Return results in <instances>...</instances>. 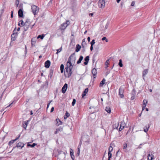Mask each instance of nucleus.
<instances>
[{
  "label": "nucleus",
  "mask_w": 160,
  "mask_h": 160,
  "mask_svg": "<svg viewBox=\"0 0 160 160\" xmlns=\"http://www.w3.org/2000/svg\"><path fill=\"white\" fill-rule=\"evenodd\" d=\"M52 102V101H50V102L49 103H48V105H47V108H48L49 106V105H50V103H51V102Z\"/></svg>",
  "instance_id": "50"
},
{
  "label": "nucleus",
  "mask_w": 160,
  "mask_h": 160,
  "mask_svg": "<svg viewBox=\"0 0 160 160\" xmlns=\"http://www.w3.org/2000/svg\"><path fill=\"white\" fill-rule=\"evenodd\" d=\"M154 158V156L152 154H150L149 153L148 156V160H152Z\"/></svg>",
  "instance_id": "13"
},
{
  "label": "nucleus",
  "mask_w": 160,
  "mask_h": 160,
  "mask_svg": "<svg viewBox=\"0 0 160 160\" xmlns=\"http://www.w3.org/2000/svg\"><path fill=\"white\" fill-rule=\"evenodd\" d=\"M68 88V84L67 83H65L62 87V92L64 93L66 92Z\"/></svg>",
  "instance_id": "8"
},
{
  "label": "nucleus",
  "mask_w": 160,
  "mask_h": 160,
  "mask_svg": "<svg viewBox=\"0 0 160 160\" xmlns=\"http://www.w3.org/2000/svg\"><path fill=\"white\" fill-rule=\"evenodd\" d=\"M127 144L126 143H124L123 145V149H126L127 147Z\"/></svg>",
  "instance_id": "38"
},
{
  "label": "nucleus",
  "mask_w": 160,
  "mask_h": 160,
  "mask_svg": "<svg viewBox=\"0 0 160 160\" xmlns=\"http://www.w3.org/2000/svg\"><path fill=\"white\" fill-rule=\"evenodd\" d=\"M56 120L58 122V121H59L61 123H62V122H61V121L59 119H57Z\"/></svg>",
  "instance_id": "59"
},
{
  "label": "nucleus",
  "mask_w": 160,
  "mask_h": 160,
  "mask_svg": "<svg viewBox=\"0 0 160 160\" xmlns=\"http://www.w3.org/2000/svg\"><path fill=\"white\" fill-rule=\"evenodd\" d=\"M19 4V1H16V4Z\"/></svg>",
  "instance_id": "51"
},
{
  "label": "nucleus",
  "mask_w": 160,
  "mask_h": 160,
  "mask_svg": "<svg viewBox=\"0 0 160 160\" xmlns=\"http://www.w3.org/2000/svg\"><path fill=\"white\" fill-rule=\"evenodd\" d=\"M18 36V33H13L11 35V40L12 41H14L15 40L16 38Z\"/></svg>",
  "instance_id": "10"
},
{
  "label": "nucleus",
  "mask_w": 160,
  "mask_h": 160,
  "mask_svg": "<svg viewBox=\"0 0 160 160\" xmlns=\"http://www.w3.org/2000/svg\"><path fill=\"white\" fill-rule=\"evenodd\" d=\"M89 60V56H87L85 57L84 59V60L85 62H84V63L85 65H87L88 62V61Z\"/></svg>",
  "instance_id": "17"
},
{
  "label": "nucleus",
  "mask_w": 160,
  "mask_h": 160,
  "mask_svg": "<svg viewBox=\"0 0 160 160\" xmlns=\"http://www.w3.org/2000/svg\"><path fill=\"white\" fill-rule=\"evenodd\" d=\"M11 16L12 18H13V13H11Z\"/></svg>",
  "instance_id": "62"
},
{
  "label": "nucleus",
  "mask_w": 160,
  "mask_h": 160,
  "mask_svg": "<svg viewBox=\"0 0 160 160\" xmlns=\"http://www.w3.org/2000/svg\"><path fill=\"white\" fill-rule=\"evenodd\" d=\"M20 135H19L18 137H17L14 140L15 141H17L18 139L20 137Z\"/></svg>",
  "instance_id": "45"
},
{
  "label": "nucleus",
  "mask_w": 160,
  "mask_h": 160,
  "mask_svg": "<svg viewBox=\"0 0 160 160\" xmlns=\"http://www.w3.org/2000/svg\"><path fill=\"white\" fill-rule=\"evenodd\" d=\"M105 110L107 112L109 113H110L111 112V109L109 107H106Z\"/></svg>",
  "instance_id": "21"
},
{
  "label": "nucleus",
  "mask_w": 160,
  "mask_h": 160,
  "mask_svg": "<svg viewBox=\"0 0 160 160\" xmlns=\"http://www.w3.org/2000/svg\"><path fill=\"white\" fill-rule=\"evenodd\" d=\"M92 72L93 79L95 78L97 76V71L96 69L95 68L93 69L92 70Z\"/></svg>",
  "instance_id": "7"
},
{
  "label": "nucleus",
  "mask_w": 160,
  "mask_h": 160,
  "mask_svg": "<svg viewBox=\"0 0 160 160\" xmlns=\"http://www.w3.org/2000/svg\"><path fill=\"white\" fill-rule=\"evenodd\" d=\"M24 144L22 142H19L18 143L17 145V147H21L22 148L24 147Z\"/></svg>",
  "instance_id": "18"
},
{
  "label": "nucleus",
  "mask_w": 160,
  "mask_h": 160,
  "mask_svg": "<svg viewBox=\"0 0 160 160\" xmlns=\"http://www.w3.org/2000/svg\"><path fill=\"white\" fill-rule=\"evenodd\" d=\"M125 125V123L123 122H121L120 125V128H119V131H121L124 128Z\"/></svg>",
  "instance_id": "9"
},
{
  "label": "nucleus",
  "mask_w": 160,
  "mask_h": 160,
  "mask_svg": "<svg viewBox=\"0 0 160 160\" xmlns=\"http://www.w3.org/2000/svg\"><path fill=\"white\" fill-rule=\"evenodd\" d=\"M81 48V47L79 45V44L77 45L76 47V49L75 50L76 52H78L80 50Z\"/></svg>",
  "instance_id": "20"
},
{
  "label": "nucleus",
  "mask_w": 160,
  "mask_h": 160,
  "mask_svg": "<svg viewBox=\"0 0 160 160\" xmlns=\"http://www.w3.org/2000/svg\"><path fill=\"white\" fill-rule=\"evenodd\" d=\"M13 103V102H12L10 104H9V105H8V106H7V107H6V108H8V107H9V106H10Z\"/></svg>",
  "instance_id": "55"
},
{
  "label": "nucleus",
  "mask_w": 160,
  "mask_h": 160,
  "mask_svg": "<svg viewBox=\"0 0 160 160\" xmlns=\"http://www.w3.org/2000/svg\"><path fill=\"white\" fill-rule=\"evenodd\" d=\"M106 80L105 78H103L102 81L101 82V86L103 85L106 83Z\"/></svg>",
  "instance_id": "28"
},
{
  "label": "nucleus",
  "mask_w": 160,
  "mask_h": 160,
  "mask_svg": "<svg viewBox=\"0 0 160 160\" xmlns=\"http://www.w3.org/2000/svg\"><path fill=\"white\" fill-rule=\"evenodd\" d=\"M74 54V53L72 54L69 58L67 64V67L65 68V75L68 78L70 77L72 74L71 70L72 68V65L71 63V58H72Z\"/></svg>",
  "instance_id": "1"
},
{
  "label": "nucleus",
  "mask_w": 160,
  "mask_h": 160,
  "mask_svg": "<svg viewBox=\"0 0 160 160\" xmlns=\"http://www.w3.org/2000/svg\"><path fill=\"white\" fill-rule=\"evenodd\" d=\"M64 68V66L63 64H62L60 66V70L61 73H63Z\"/></svg>",
  "instance_id": "27"
},
{
  "label": "nucleus",
  "mask_w": 160,
  "mask_h": 160,
  "mask_svg": "<svg viewBox=\"0 0 160 160\" xmlns=\"http://www.w3.org/2000/svg\"><path fill=\"white\" fill-rule=\"evenodd\" d=\"M93 49V47L91 45L90 47V50L91 51H92Z\"/></svg>",
  "instance_id": "53"
},
{
  "label": "nucleus",
  "mask_w": 160,
  "mask_h": 160,
  "mask_svg": "<svg viewBox=\"0 0 160 160\" xmlns=\"http://www.w3.org/2000/svg\"><path fill=\"white\" fill-rule=\"evenodd\" d=\"M56 120L58 122V121H59L61 123H62V122H61V121L59 119H57Z\"/></svg>",
  "instance_id": "60"
},
{
  "label": "nucleus",
  "mask_w": 160,
  "mask_h": 160,
  "mask_svg": "<svg viewBox=\"0 0 160 160\" xmlns=\"http://www.w3.org/2000/svg\"><path fill=\"white\" fill-rule=\"evenodd\" d=\"M70 116V114L67 111L66 112L64 116V119H66L67 118Z\"/></svg>",
  "instance_id": "24"
},
{
  "label": "nucleus",
  "mask_w": 160,
  "mask_h": 160,
  "mask_svg": "<svg viewBox=\"0 0 160 160\" xmlns=\"http://www.w3.org/2000/svg\"><path fill=\"white\" fill-rule=\"evenodd\" d=\"M121 0H117V3H118L120 2Z\"/></svg>",
  "instance_id": "57"
},
{
  "label": "nucleus",
  "mask_w": 160,
  "mask_h": 160,
  "mask_svg": "<svg viewBox=\"0 0 160 160\" xmlns=\"http://www.w3.org/2000/svg\"><path fill=\"white\" fill-rule=\"evenodd\" d=\"M149 127L150 126L149 125L145 126L144 128V131L145 132H147L148 131Z\"/></svg>",
  "instance_id": "22"
},
{
  "label": "nucleus",
  "mask_w": 160,
  "mask_h": 160,
  "mask_svg": "<svg viewBox=\"0 0 160 160\" xmlns=\"http://www.w3.org/2000/svg\"><path fill=\"white\" fill-rule=\"evenodd\" d=\"M34 25V24L33 25H30V22L27 21L24 23V25L23 26L24 30L25 31H26L29 28L32 29Z\"/></svg>",
  "instance_id": "3"
},
{
  "label": "nucleus",
  "mask_w": 160,
  "mask_h": 160,
  "mask_svg": "<svg viewBox=\"0 0 160 160\" xmlns=\"http://www.w3.org/2000/svg\"><path fill=\"white\" fill-rule=\"evenodd\" d=\"M36 145V144L35 143H33L32 144L30 145V146L32 148L34 147Z\"/></svg>",
  "instance_id": "43"
},
{
  "label": "nucleus",
  "mask_w": 160,
  "mask_h": 160,
  "mask_svg": "<svg viewBox=\"0 0 160 160\" xmlns=\"http://www.w3.org/2000/svg\"><path fill=\"white\" fill-rule=\"evenodd\" d=\"M119 126V123H116L113 125V128L114 129H117Z\"/></svg>",
  "instance_id": "30"
},
{
  "label": "nucleus",
  "mask_w": 160,
  "mask_h": 160,
  "mask_svg": "<svg viewBox=\"0 0 160 160\" xmlns=\"http://www.w3.org/2000/svg\"><path fill=\"white\" fill-rule=\"evenodd\" d=\"M90 38L89 37H88V42H89L90 41Z\"/></svg>",
  "instance_id": "52"
},
{
  "label": "nucleus",
  "mask_w": 160,
  "mask_h": 160,
  "mask_svg": "<svg viewBox=\"0 0 160 160\" xmlns=\"http://www.w3.org/2000/svg\"><path fill=\"white\" fill-rule=\"evenodd\" d=\"M67 23V24H68V25L69 23V21H67L65 23Z\"/></svg>",
  "instance_id": "58"
},
{
  "label": "nucleus",
  "mask_w": 160,
  "mask_h": 160,
  "mask_svg": "<svg viewBox=\"0 0 160 160\" xmlns=\"http://www.w3.org/2000/svg\"><path fill=\"white\" fill-rule=\"evenodd\" d=\"M76 102V99H73L72 102V106H74V105L75 104Z\"/></svg>",
  "instance_id": "36"
},
{
  "label": "nucleus",
  "mask_w": 160,
  "mask_h": 160,
  "mask_svg": "<svg viewBox=\"0 0 160 160\" xmlns=\"http://www.w3.org/2000/svg\"><path fill=\"white\" fill-rule=\"evenodd\" d=\"M78 156L79 155V153H80V149H79V148H78Z\"/></svg>",
  "instance_id": "56"
},
{
  "label": "nucleus",
  "mask_w": 160,
  "mask_h": 160,
  "mask_svg": "<svg viewBox=\"0 0 160 160\" xmlns=\"http://www.w3.org/2000/svg\"><path fill=\"white\" fill-rule=\"evenodd\" d=\"M68 26L67 23H63L62 24L60 27V29L61 30H64Z\"/></svg>",
  "instance_id": "11"
},
{
  "label": "nucleus",
  "mask_w": 160,
  "mask_h": 160,
  "mask_svg": "<svg viewBox=\"0 0 160 160\" xmlns=\"http://www.w3.org/2000/svg\"><path fill=\"white\" fill-rule=\"evenodd\" d=\"M50 64L51 62L49 60H47L45 62V67L47 68H48L50 67Z\"/></svg>",
  "instance_id": "12"
},
{
  "label": "nucleus",
  "mask_w": 160,
  "mask_h": 160,
  "mask_svg": "<svg viewBox=\"0 0 160 160\" xmlns=\"http://www.w3.org/2000/svg\"><path fill=\"white\" fill-rule=\"evenodd\" d=\"M20 29V28H18L17 29V31H19Z\"/></svg>",
  "instance_id": "64"
},
{
  "label": "nucleus",
  "mask_w": 160,
  "mask_h": 160,
  "mask_svg": "<svg viewBox=\"0 0 160 160\" xmlns=\"http://www.w3.org/2000/svg\"><path fill=\"white\" fill-rule=\"evenodd\" d=\"M70 154L71 156V158L73 159V158H74V156L73 155V152L72 150V149H71V150L70 151Z\"/></svg>",
  "instance_id": "25"
},
{
  "label": "nucleus",
  "mask_w": 160,
  "mask_h": 160,
  "mask_svg": "<svg viewBox=\"0 0 160 160\" xmlns=\"http://www.w3.org/2000/svg\"><path fill=\"white\" fill-rule=\"evenodd\" d=\"M57 130H58V131H60L61 130H62V128H58V129H57Z\"/></svg>",
  "instance_id": "54"
},
{
  "label": "nucleus",
  "mask_w": 160,
  "mask_h": 160,
  "mask_svg": "<svg viewBox=\"0 0 160 160\" xmlns=\"http://www.w3.org/2000/svg\"><path fill=\"white\" fill-rule=\"evenodd\" d=\"M32 11L34 15H36L38 13L39 8L37 6L33 5L31 7Z\"/></svg>",
  "instance_id": "4"
},
{
  "label": "nucleus",
  "mask_w": 160,
  "mask_h": 160,
  "mask_svg": "<svg viewBox=\"0 0 160 160\" xmlns=\"http://www.w3.org/2000/svg\"><path fill=\"white\" fill-rule=\"evenodd\" d=\"M54 109V107H52V108H51V112H52L53 111Z\"/></svg>",
  "instance_id": "48"
},
{
  "label": "nucleus",
  "mask_w": 160,
  "mask_h": 160,
  "mask_svg": "<svg viewBox=\"0 0 160 160\" xmlns=\"http://www.w3.org/2000/svg\"><path fill=\"white\" fill-rule=\"evenodd\" d=\"M109 59L107 60L106 62H105V64L106 66V68H107L108 67V62H109Z\"/></svg>",
  "instance_id": "33"
},
{
  "label": "nucleus",
  "mask_w": 160,
  "mask_h": 160,
  "mask_svg": "<svg viewBox=\"0 0 160 160\" xmlns=\"http://www.w3.org/2000/svg\"><path fill=\"white\" fill-rule=\"evenodd\" d=\"M58 130H57V129H56V131H55V132H54V133H55V134H57V133L59 132L58 131Z\"/></svg>",
  "instance_id": "49"
},
{
  "label": "nucleus",
  "mask_w": 160,
  "mask_h": 160,
  "mask_svg": "<svg viewBox=\"0 0 160 160\" xmlns=\"http://www.w3.org/2000/svg\"><path fill=\"white\" fill-rule=\"evenodd\" d=\"M135 3V2L134 1H132V3H131V6H134V5Z\"/></svg>",
  "instance_id": "44"
},
{
  "label": "nucleus",
  "mask_w": 160,
  "mask_h": 160,
  "mask_svg": "<svg viewBox=\"0 0 160 160\" xmlns=\"http://www.w3.org/2000/svg\"><path fill=\"white\" fill-rule=\"evenodd\" d=\"M86 45V43L85 42V39H84L82 40V48H84Z\"/></svg>",
  "instance_id": "26"
},
{
  "label": "nucleus",
  "mask_w": 160,
  "mask_h": 160,
  "mask_svg": "<svg viewBox=\"0 0 160 160\" xmlns=\"http://www.w3.org/2000/svg\"><path fill=\"white\" fill-rule=\"evenodd\" d=\"M83 57L82 56H81L80 57V58L79 59V60L77 62V64H79L81 62V61L83 59Z\"/></svg>",
  "instance_id": "23"
},
{
  "label": "nucleus",
  "mask_w": 160,
  "mask_h": 160,
  "mask_svg": "<svg viewBox=\"0 0 160 160\" xmlns=\"http://www.w3.org/2000/svg\"><path fill=\"white\" fill-rule=\"evenodd\" d=\"M30 112H31V113H30L31 115H32L33 114L32 111H30Z\"/></svg>",
  "instance_id": "63"
},
{
  "label": "nucleus",
  "mask_w": 160,
  "mask_h": 160,
  "mask_svg": "<svg viewBox=\"0 0 160 160\" xmlns=\"http://www.w3.org/2000/svg\"><path fill=\"white\" fill-rule=\"evenodd\" d=\"M109 24V21L107 19H105L102 22V30H105L108 28V26Z\"/></svg>",
  "instance_id": "2"
},
{
  "label": "nucleus",
  "mask_w": 160,
  "mask_h": 160,
  "mask_svg": "<svg viewBox=\"0 0 160 160\" xmlns=\"http://www.w3.org/2000/svg\"><path fill=\"white\" fill-rule=\"evenodd\" d=\"M148 69H146L144 70L142 72V77L143 79H144V77L145 75L148 73Z\"/></svg>",
  "instance_id": "15"
},
{
  "label": "nucleus",
  "mask_w": 160,
  "mask_h": 160,
  "mask_svg": "<svg viewBox=\"0 0 160 160\" xmlns=\"http://www.w3.org/2000/svg\"><path fill=\"white\" fill-rule=\"evenodd\" d=\"M20 22H21V25L23 26L24 24H23V21L22 20H21L20 21Z\"/></svg>",
  "instance_id": "46"
},
{
  "label": "nucleus",
  "mask_w": 160,
  "mask_h": 160,
  "mask_svg": "<svg viewBox=\"0 0 160 160\" xmlns=\"http://www.w3.org/2000/svg\"><path fill=\"white\" fill-rule=\"evenodd\" d=\"M112 154L111 153H110V152H108V158H109V159H110V158L112 157Z\"/></svg>",
  "instance_id": "40"
},
{
  "label": "nucleus",
  "mask_w": 160,
  "mask_h": 160,
  "mask_svg": "<svg viewBox=\"0 0 160 160\" xmlns=\"http://www.w3.org/2000/svg\"><path fill=\"white\" fill-rule=\"evenodd\" d=\"M118 65L121 67H122L123 64H122V60L121 59L119 60V62L118 63Z\"/></svg>",
  "instance_id": "32"
},
{
  "label": "nucleus",
  "mask_w": 160,
  "mask_h": 160,
  "mask_svg": "<svg viewBox=\"0 0 160 160\" xmlns=\"http://www.w3.org/2000/svg\"><path fill=\"white\" fill-rule=\"evenodd\" d=\"M28 124V121H26L24 122V123L23 124V127L24 128L26 129Z\"/></svg>",
  "instance_id": "29"
},
{
  "label": "nucleus",
  "mask_w": 160,
  "mask_h": 160,
  "mask_svg": "<svg viewBox=\"0 0 160 160\" xmlns=\"http://www.w3.org/2000/svg\"><path fill=\"white\" fill-rule=\"evenodd\" d=\"M88 88H86L84 91L83 93L82 94V98H83L84 96L86 95V93H88Z\"/></svg>",
  "instance_id": "19"
},
{
  "label": "nucleus",
  "mask_w": 160,
  "mask_h": 160,
  "mask_svg": "<svg viewBox=\"0 0 160 160\" xmlns=\"http://www.w3.org/2000/svg\"><path fill=\"white\" fill-rule=\"evenodd\" d=\"M105 5V2L104 0H101V8H103Z\"/></svg>",
  "instance_id": "14"
},
{
  "label": "nucleus",
  "mask_w": 160,
  "mask_h": 160,
  "mask_svg": "<svg viewBox=\"0 0 160 160\" xmlns=\"http://www.w3.org/2000/svg\"><path fill=\"white\" fill-rule=\"evenodd\" d=\"M89 16H90L91 15L92 16L93 15V13H90L89 14Z\"/></svg>",
  "instance_id": "61"
},
{
  "label": "nucleus",
  "mask_w": 160,
  "mask_h": 160,
  "mask_svg": "<svg viewBox=\"0 0 160 160\" xmlns=\"http://www.w3.org/2000/svg\"><path fill=\"white\" fill-rule=\"evenodd\" d=\"M34 39L32 38V42H31V43L32 45H34L35 43V41H34Z\"/></svg>",
  "instance_id": "39"
},
{
  "label": "nucleus",
  "mask_w": 160,
  "mask_h": 160,
  "mask_svg": "<svg viewBox=\"0 0 160 160\" xmlns=\"http://www.w3.org/2000/svg\"><path fill=\"white\" fill-rule=\"evenodd\" d=\"M44 37V34H42L41 35H40L38 36L37 38V39H38L39 38H40L41 39H42Z\"/></svg>",
  "instance_id": "31"
},
{
  "label": "nucleus",
  "mask_w": 160,
  "mask_h": 160,
  "mask_svg": "<svg viewBox=\"0 0 160 160\" xmlns=\"http://www.w3.org/2000/svg\"><path fill=\"white\" fill-rule=\"evenodd\" d=\"M124 92V89L122 87H120L119 89V95L121 98H123L124 97L123 93Z\"/></svg>",
  "instance_id": "6"
},
{
  "label": "nucleus",
  "mask_w": 160,
  "mask_h": 160,
  "mask_svg": "<svg viewBox=\"0 0 160 160\" xmlns=\"http://www.w3.org/2000/svg\"><path fill=\"white\" fill-rule=\"evenodd\" d=\"M17 31H16V28H15L13 31V33H17V32H16Z\"/></svg>",
  "instance_id": "47"
},
{
  "label": "nucleus",
  "mask_w": 160,
  "mask_h": 160,
  "mask_svg": "<svg viewBox=\"0 0 160 160\" xmlns=\"http://www.w3.org/2000/svg\"><path fill=\"white\" fill-rule=\"evenodd\" d=\"M112 150H113L112 147L111 146H110L109 147V148L108 152H110L111 153V152L112 151Z\"/></svg>",
  "instance_id": "35"
},
{
  "label": "nucleus",
  "mask_w": 160,
  "mask_h": 160,
  "mask_svg": "<svg viewBox=\"0 0 160 160\" xmlns=\"http://www.w3.org/2000/svg\"><path fill=\"white\" fill-rule=\"evenodd\" d=\"M95 40L93 39L91 42V45L93 46L95 44Z\"/></svg>",
  "instance_id": "42"
},
{
  "label": "nucleus",
  "mask_w": 160,
  "mask_h": 160,
  "mask_svg": "<svg viewBox=\"0 0 160 160\" xmlns=\"http://www.w3.org/2000/svg\"><path fill=\"white\" fill-rule=\"evenodd\" d=\"M19 8H20L18 11V16L20 17H22L23 16V11L21 4L20 5Z\"/></svg>",
  "instance_id": "5"
},
{
  "label": "nucleus",
  "mask_w": 160,
  "mask_h": 160,
  "mask_svg": "<svg viewBox=\"0 0 160 160\" xmlns=\"http://www.w3.org/2000/svg\"><path fill=\"white\" fill-rule=\"evenodd\" d=\"M102 40H103V41H104V40H105V41L106 42H108V40L106 38V37H103L102 38Z\"/></svg>",
  "instance_id": "41"
},
{
  "label": "nucleus",
  "mask_w": 160,
  "mask_h": 160,
  "mask_svg": "<svg viewBox=\"0 0 160 160\" xmlns=\"http://www.w3.org/2000/svg\"><path fill=\"white\" fill-rule=\"evenodd\" d=\"M56 54H58L59 52H60L62 50V47H61L59 49H57Z\"/></svg>",
  "instance_id": "37"
},
{
  "label": "nucleus",
  "mask_w": 160,
  "mask_h": 160,
  "mask_svg": "<svg viewBox=\"0 0 160 160\" xmlns=\"http://www.w3.org/2000/svg\"><path fill=\"white\" fill-rule=\"evenodd\" d=\"M15 141L14 140H12L10 141L9 142L8 144L9 145L11 146L12 144Z\"/></svg>",
  "instance_id": "34"
},
{
  "label": "nucleus",
  "mask_w": 160,
  "mask_h": 160,
  "mask_svg": "<svg viewBox=\"0 0 160 160\" xmlns=\"http://www.w3.org/2000/svg\"><path fill=\"white\" fill-rule=\"evenodd\" d=\"M148 103V101L147 100L144 99L143 100V106L142 108V110H144V109L145 108V107L146 106L147 104Z\"/></svg>",
  "instance_id": "16"
}]
</instances>
